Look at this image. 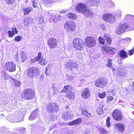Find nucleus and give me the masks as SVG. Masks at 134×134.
Masks as SVG:
<instances>
[{
  "label": "nucleus",
  "instance_id": "nucleus-1",
  "mask_svg": "<svg viewBox=\"0 0 134 134\" xmlns=\"http://www.w3.org/2000/svg\"><path fill=\"white\" fill-rule=\"evenodd\" d=\"M76 9L77 11L82 13L87 17L91 15L92 14L91 10L88 8L85 4L83 3L78 4L76 6Z\"/></svg>",
  "mask_w": 134,
  "mask_h": 134
},
{
  "label": "nucleus",
  "instance_id": "nucleus-2",
  "mask_svg": "<svg viewBox=\"0 0 134 134\" xmlns=\"http://www.w3.org/2000/svg\"><path fill=\"white\" fill-rule=\"evenodd\" d=\"M21 94V98L27 100H30L34 97L35 94L34 91L31 88L24 89Z\"/></svg>",
  "mask_w": 134,
  "mask_h": 134
},
{
  "label": "nucleus",
  "instance_id": "nucleus-3",
  "mask_svg": "<svg viewBox=\"0 0 134 134\" xmlns=\"http://www.w3.org/2000/svg\"><path fill=\"white\" fill-rule=\"evenodd\" d=\"M108 83L107 79L104 77H101L96 80L94 85L97 87L103 88L106 86Z\"/></svg>",
  "mask_w": 134,
  "mask_h": 134
},
{
  "label": "nucleus",
  "instance_id": "nucleus-4",
  "mask_svg": "<svg viewBox=\"0 0 134 134\" xmlns=\"http://www.w3.org/2000/svg\"><path fill=\"white\" fill-rule=\"evenodd\" d=\"M86 46L88 48H92L95 46L96 44L95 39L92 36H88L86 37L85 40Z\"/></svg>",
  "mask_w": 134,
  "mask_h": 134
},
{
  "label": "nucleus",
  "instance_id": "nucleus-5",
  "mask_svg": "<svg viewBox=\"0 0 134 134\" xmlns=\"http://www.w3.org/2000/svg\"><path fill=\"white\" fill-rule=\"evenodd\" d=\"M72 43L73 47L77 50L81 51L83 47V42L80 38H77L74 39Z\"/></svg>",
  "mask_w": 134,
  "mask_h": 134
},
{
  "label": "nucleus",
  "instance_id": "nucleus-6",
  "mask_svg": "<svg viewBox=\"0 0 134 134\" xmlns=\"http://www.w3.org/2000/svg\"><path fill=\"white\" fill-rule=\"evenodd\" d=\"M47 111L49 113L57 112L59 110L58 104L54 102H50L48 103L46 107Z\"/></svg>",
  "mask_w": 134,
  "mask_h": 134
},
{
  "label": "nucleus",
  "instance_id": "nucleus-7",
  "mask_svg": "<svg viewBox=\"0 0 134 134\" xmlns=\"http://www.w3.org/2000/svg\"><path fill=\"white\" fill-rule=\"evenodd\" d=\"M112 116L114 120L118 121H121L123 118L121 111L118 109H115L113 111Z\"/></svg>",
  "mask_w": 134,
  "mask_h": 134
},
{
  "label": "nucleus",
  "instance_id": "nucleus-8",
  "mask_svg": "<svg viewBox=\"0 0 134 134\" xmlns=\"http://www.w3.org/2000/svg\"><path fill=\"white\" fill-rule=\"evenodd\" d=\"M26 74L29 77L33 78L39 74L38 69L37 68H30L27 70Z\"/></svg>",
  "mask_w": 134,
  "mask_h": 134
},
{
  "label": "nucleus",
  "instance_id": "nucleus-9",
  "mask_svg": "<svg viewBox=\"0 0 134 134\" xmlns=\"http://www.w3.org/2000/svg\"><path fill=\"white\" fill-rule=\"evenodd\" d=\"M65 28L66 29L68 32H71L75 30L76 29V25L74 22L72 21H66L64 25Z\"/></svg>",
  "mask_w": 134,
  "mask_h": 134
},
{
  "label": "nucleus",
  "instance_id": "nucleus-10",
  "mask_svg": "<svg viewBox=\"0 0 134 134\" xmlns=\"http://www.w3.org/2000/svg\"><path fill=\"white\" fill-rule=\"evenodd\" d=\"M58 41L54 38H51L47 41V44L50 49H54L57 46Z\"/></svg>",
  "mask_w": 134,
  "mask_h": 134
},
{
  "label": "nucleus",
  "instance_id": "nucleus-11",
  "mask_svg": "<svg viewBox=\"0 0 134 134\" xmlns=\"http://www.w3.org/2000/svg\"><path fill=\"white\" fill-rule=\"evenodd\" d=\"M5 67L7 71L10 72L15 71L16 68L15 64L10 62H7L5 64Z\"/></svg>",
  "mask_w": 134,
  "mask_h": 134
},
{
  "label": "nucleus",
  "instance_id": "nucleus-12",
  "mask_svg": "<svg viewBox=\"0 0 134 134\" xmlns=\"http://www.w3.org/2000/svg\"><path fill=\"white\" fill-rule=\"evenodd\" d=\"M103 19L106 22L113 23L115 21L114 15L109 14H104L103 15Z\"/></svg>",
  "mask_w": 134,
  "mask_h": 134
},
{
  "label": "nucleus",
  "instance_id": "nucleus-13",
  "mask_svg": "<svg viewBox=\"0 0 134 134\" xmlns=\"http://www.w3.org/2000/svg\"><path fill=\"white\" fill-rule=\"evenodd\" d=\"M124 125L121 123H118L114 125V129L119 132H122L124 130Z\"/></svg>",
  "mask_w": 134,
  "mask_h": 134
},
{
  "label": "nucleus",
  "instance_id": "nucleus-14",
  "mask_svg": "<svg viewBox=\"0 0 134 134\" xmlns=\"http://www.w3.org/2000/svg\"><path fill=\"white\" fill-rule=\"evenodd\" d=\"M116 76L119 78H123L127 75V72L125 70H123L121 68L117 69V71L116 72Z\"/></svg>",
  "mask_w": 134,
  "mask_h": 134
},
{
  "label": "nucleus",
  "instance_id": "nucleus-15",
  "mask_svg": "<svg viewBox=\"0 0 134 134\" xmlns=\"http://www.w3.org/2000/svg\"><path fill=\"white\" fill-rule=\"evenodd\" d=\"M90 91L87 88H85L82 91L81 93V96L85 99L88 98L90 96Z\"/></svg>",
  "mask_w": 134,
  "mask_h": 134
},
{
  "label": "nucleus",
  "instance_id": "nucleus-16",
  "mask_svg": "<svg viewBox=\"0 0 134 134\" xmlns=\"http://www.w3.org/2000/svg\"><path fill=\"white\" fill-rule=\"evenodd\" d=\"M61 18L62 16L60 15H55L54 14H52L50 15L49 20L54 22H56L59 20Z\"/></svg>",
  "mask_w": 134,
  "mask_h": 134
},
{
  "label": "nucleus",
  "instance_id": "nucleus-17",
  "mask_svg": "<svg viewBox=\"0 0 134 134\" xmlns=\"http://www.w3.org/2000/svg\"><path fill=\"white\" fill-rule=\"evenodd\" d=\"M128 27V26L126 23L121 24L117 28V30L119 32H121L124 31Z\"/></svg>",
  "mask_w": 134,
  "mask_h": 134
},
{
  "label": "nucleus",
  "instance_id": "nucleus-18",
  "mask_svg": "<svg viewBox=\"0 0 134 134\" xmlns=\"http://www.w3.org/2000/svg\"><path fill=\"white\" fill-rule=\"evenodd\" d=\"M73 89V87L70 85L65 86L63 89L61 91V93H67L71 92Z\"/></svg>",
  "mask_w": 134,
  "mask_h": 134
},
{
  "label": "nucleus",
  "instance_id": "nucleus-19",
  "mask_svg": "<svg viewBox=\"0 0 134 134\" xmlns=\"http://www.w3.org/2000/svg\"><path fill=\"white\" fill-rule=\"evenodd\" d=\"M82 121V119L81 118H79L69 122V123L68 125L69 126H72L77 125L81 123Z\"/></svg>",
  "mask_w": 134,
  "mask_h": 134
},
{
  "label": "nucleus",
  "instance_id": "nucleus-20",
  "mask_svg": "<svg viewBox=\"0 0 134 134\" xmlns=\"http://www.w3.org/2000/svg\"><path fill=\"white\" fill-rule=\"evenodd\" d=\"M62 117L64 120H67L73 117V115L69 114V112L65 111L62 114Z\"/></svg>",
  "mask_w": 134,
  "mask_h": 134
},
{
  "label": "nucleus",
  "instance_id": "nucleus-21",
  "mask_svg": "<svg viewBox=\"0 0 134 134\" xmlns=\"http://www.w3.org/2000/svg\"><path fill=\"white\" fill-rule=\"evenodd\" d=\"M119 54L120 57L121 58L124 59L127 58L128 57V55L126 52L123 50L120 51Z\"/></svg>",
  "mask_w": 134,
  "mask_h": 134
},
{
  "label": "nucleus",
  "instance_id": "nucleus-22",
  "mask_svg": "<svg viewBox=\"0 0 134 134\" xmlns=\"http://www.w3.org/2000/svg\"><path fill=\"white\" fill-rule=\"evenodd\" d=\"M8 33L10 37H12L15 34H17V29L16 28H14L12 30L8 31Z\"/></svg>",
  "mask_w": 134,
  "mask_h": 134
},
{
  "label": "nucleus",
  "instance_id": "nucleus-23",
  "mask_svg": "<svg viewBox=\"0 0 134 134\" xmlns=\"http://www.w3.org/2000/svg\"><path fill=\"white\" fill-rule=\"evenodd\" d=\"M23 10L24 12V15H25L29 14L32 10V9L30 7H28L23 8Z\"/></svg>",
  "mask_w": 134,
  "mask_h": 134
},
{
  "label": "nucleus",
  "instance_id": "nucleus-24",
  "mask_svg": "<svg viewBox=\"0 0 134 134\" xmlns=\"http://www.w3.org/2000/svg\"><path fill=\"white\" fill-rule=\"evenodd\" d=\"M106 98V102L107 103H109L110 102L113 101L114 99L113 95H111L110 93L107 95Z\"/></svg>",
  "mask_w": 134,
  "mask_h": 134
},
{
  "label": "nucleus",
  "instance_id": "nucleus-25",
  "mask_svg": "<svg viewBox=\"0 0 134 134\" xmlns=\"http://www.w3.org/2000/svg\"><path fill=\"white\" fill-rule=\"evenodd\" d=\"M82 114L85 115L88 118H90L91 117V115L90 113H88L87 109L86 110H82Z\"/></svg>",
  "mask_w": 134,
  "mask_h": 134
},
{
  "label": "nucleus",
  "instance_id": "nucleus-26",
  "mask_svg": "<svg viewBox=\"0 0 134 134\" xmlns=\"http://www.w3.org/2000/svg\"><path fill=\"white\" fill-rule=\"evenodd\" d=\"M68 93H66V96L67 98L70 99H73L74 97L75 93H74L71 92H68Z\"/></svg>",
  "mask_w": 134,
  "mask_h": 134
},
{
  "label": "nucleus",
  "instance_id": "nucleus-27",
  "mask_svg": "<svg viewBox=\"0 0 134 134\" xmlns=\"http://www.w3.org/2000/svg\"><path fill=\"white\" fill-rule=\"evenodd\" d=\"M67 16L69 18L73 20L76 19L77 17L76 15L72 13H68L67 15Z\"/></svg>",
  "mask_w": 134,
  "mask_h": 134
},
{
  "label": "nucleus",
  "instance_id": "nucleus-28",
  "mask_svg": "<svg viewBox=\"0 0 134 134\" xmlns=\"http://www.w3.org/2000/svg\"><path fill=\"white\" fill-rule=\"evenodd\" d=\"M104 37L105 38L106 41L108 44H110L111 43L112 40L111 38L109 37L106 34L104 35Z\"/></svg>",
  "mask_w": 134,
  "mask_h": 134
},
{
  "label": "nucleus",
  "instance_id": "nucleus-29",
  "mask_svg": "<svg viewBox=\"0 0 134 134\" xmlns=\"http://www.w3.org/2000/svg\"><path fill=\"white\" fill-rule=\"evenodd\" d=\"M125 19L127 21H131L134 20V16L129 14L127 15L125 17Z\"/></svg>",
  "mask_w": 134,
  "mask_h": 134
},
{
  "label": "nucleus",
  "instance_id": "nucleus-30",
  "mask_svg": "<svg viewBox=\"0 0 134 134\" xmlns=\"http://www.w3.org/2000/svg\"><path fill=\"white\" fill-rule=\"evenodd\" d=\"M116 51V49L113 48H109L107 53L109 54L113 55L114 54Z\"/></svg>",
  "mask_w": 134,
  "mask_h": 134
},
{
  "label": "nucleus",
  "instance_id": "nucleus-31",
  "mask_svg": "<svg viewBox=\"0 0 134 134\" xmlns=\"http://www.w3.org/2000/svg\"><path fill=\"white\" fill-rule=\"evenodd\" d=\"M39 61V63L42 65H46L47 63V60L43 58H41V60H40Z\"/></svg>",
  "mask_w": 134,
  "mask_h": 134
},
{
  "label": "nucleus",
  "instance_id": "nucleus-32",
  "mask_svg": "<svg viewBox=\"0 0 134 134\" xmlns=\"http://www.w3.org/2000/svg\"><path fill=\"white\" fill-rule=\"evenodd\" d=\"M98 131L100 134H107L108 131L103 128H100L98 130Z\"/></svg>",
  "mask_w": 134,
  "mask_h": 134
},
{
  "label": "nucleus",
  "instance_id": "nucleus-33",
  "mask_svg": "<svg viewBox=\"0 0 134 134\" xmlns=\"http://www.w3.org/2000/svg\"><path fill=\"white\" fill-rule=\"evenodd\" d=\"M35 112V111L34 110V111H33L29 117V119L30 120H33L35 119L36 115V113H34Z\"/></svg>",
  "mask_w": 134,
  "mask_h": 134
},
{
  "label": "nucleus",
  "instance_id": "nucleus-34",
  "mask_svg": "<svg viewBox=\"0 0 134 134\" xmlns=\"http://www.w3.org/2000/svg\"><path fill=\"white\" fill-rule=\"evenodd\" d=\"M1 76L2 79L7 80L9 76L8 75L4 72H2Z\"/></svg>",
  "mask_w": 134,
  "mask_h": 134
},
{
  "label": "nucleus",
  "instance_id": "nucleus-35",
  "mask_svg": "<svg viewBox=\"0 0 134 134\" xmlns=\"http://www.w3.org/2000/svg\"><path fill=\"white\" fill-rule=\"evenodd\" d=\"M21 58L23 62H24L27 59V56L25 53L23 51L21 53Z\"/></svg>",
  "mask_w": 134,
  "mask_h": 134
},
{
  "label": "nucleus",
  "instance_id": "nucleus-36",
  "mask_svg": "<svg viewBox=\"0 0 134 134\" xmlns=\"http://www.w3.org/2000/svg\"><path fill=\"white\" fill-rule=\"evenodd\" d=\"M15 115L14 114H12L11 115V118L10 117H8L7 118V119L10 122H15V117H14Z\"/></svg>",
  "mask_w": 134,
  "mask_h": 134
},
{
  "label": "nucleus",
  "instance_id": "nucleus-37",
  "mask_svg": "<svg viewBox=\"0 0 134 134\" xmlns=\"http://www.w3.org/2000/svg\"><path fill=\"white\" fill-rule=\"evenodd\" d=\"M90 4L91 6H97L98 4L97 0H92L90 2Z\"/></svg>",
  "mask_w": 134,
  "mask_h": 134
},
{
  "label": "nucleus",
  "instance_id": "nucleus-38",
  "mask_svg": "<svg viewBox=\"0 0 134 134\" xmlns=\"http://www.w3.org/2000/svg\"><path fill=\"white\" fill-rule=\"evenodd\" d=\"M42 57V56L41 53V52H39L37 56L35 57V62L39 61L40 60H41V58H43Z\"/></svg>",
  "mask_w": 134,
  "mask_h": 134
},
{
  "label": "nucleus",
  "instance_id": "nucleus-39",
  "mask_svg": "<svg viewBox=\"0 0 134 134\" xmlns=\"http://www.w3.org/2000/svg\"><path fill=\"white\" fill-rule=\"evenodd\" d=\"M121 15V13L120 12H118L116 13L115 14V15H114L115 20L116 19H119L120 18Z\"/></svg>",
  "mask_w": 134,
  "mask_h": 134
},
{
  "label": "nucleus",
  "instance_id": "nucleus-40",
  "mask_svg": "<svg viewBox=\"0 0 134 134\" xmlns=\"http://www.w3.org/2000/svg\"><path fill=\"white\" fill-rule=\"evenodd\" d=\"M44 2L46 4H52L55 2V0H43Z\"/></svg>",
  "mask_w": 134,
  "mask_h": 134
},
{
  "label": "nucleus",
  "instance_id": "nucleus-41",
  "mask_svg": "<svg viewBox=\"0 0 134 134\" xmlns=\"http://www.w3.org/2000/svg\"><path fill=\"white\" fill-rule=\"evenodd\" d=\"M99 43L102 45H104L105 44V41L104 39L102 37L99 36L98 38Z\"/></svg>",
  "mask_w": 134,
  "mask_h": 134
},
{
  "label": "nucleus",
  "instance_id": "nucleus-42",
  "mask_svg": "<svg viewBox=\"0 0 134 134\" xmlns=\"http://www.w3.org/2000/svg\"><path fill=\"white\" fill-rule=\"evenodd\" d=\"M96 112L98 114L100 115L102 114L103 112L102 108L98 107L97 110Z\"/></svg>",
  "mask_w": 134,
  "mask_h": 134
},
{
  "label": "nucleus",
  "instance_id": "nucleus-43",
  "mask_svg": "<svg viewBox=\"0 0 134 134\" xmlns=\"http://www.w3.org/2000/svg\"><path fill=\"white\" fill-rule=\"evenodd\" d=\"M106 94L105 92H104L102 93H99L98 94V96L99 98L102 99L105 97L106 96Z\"/></svg>",
  "mask_w": 134,
  "mask_h": 134
},
{
  "label": "nucleus",
  "instance_id": "nucleus-44",
  "mask_svg": "<svg viewBox=\"0 0 134 134\" xmlns=\"http://www.w3.org/2000/svg\"><path fill=\"white\" fill-rule=\"evenodd\" d=\"M106 125L108 127H110V118L109 117L107 118L106 119Z\"/></svg>",
  "mask_w": 134,
  "mask_h": 134
},
{
  "label": "nucleus",
  "instance_id": "nucleus-45",
  "mask_svg": "<svg viewBox=\"0 0 134 134\" xmlns=\"http://www.w3.org/2000/svg\"><path fill=\"white\" fill-rule=\"evenodd\" d=\"M30 18L28 17H27V18H25L24 21V25H27L29 24L30 21Z\"/></svg>",
  "mask_w": 134,
  "mask_h": 134
},
{
  "label": "nucleus",
  "instance_id": "nucleus-46",
  "mask_svg": "<svg viewBox=\"0 0 134 134\" xmlns=\"http://www.w3.org/2000/svg\"><path fill=\"white\" fill-rule=\"evenodd\" d=\"M107 66L109 68L111 67L112 66V63L111 60L109 59L108 60L107 63Z\"/></svg>",
  "mask_w": 134,
  "mask_h": 134
},
{
  "label": "nucleus",
  "instance_id": "nucleus-47",
  "mask_svg": "<svg viewBox=\"0 0 134 134\" xmlns=\"http://www.w3.org/2000/svg\"><path fill=\"white\" fill-rule=\"evenodd\" d=\"M16 0H5V2L6 3L8 4H10L14 2Z\"/></svg>",
  "mask_w": 134,
  "mask_h": 134
},
{
  "label": "nucleus",
  "instance_id": "nucleus-48",
  "mask_svg": "<svg viewBox=\"0 0 134 134\" xmlns=\"http://www.w3.org/2000/svg\"><path fill=\"white\" fill-rule=\"evenodd\" d=\"M134 53V47L132 49L129 51V54L130 56L132 55Z\"/></svg>",
  "mask_w": 134,
  "mask_h": 134
},
{
  "label": "nucleus",
  "instance_id": "nucleus-49",
  "mask_svg": "<svg viewBox=\"0 0 134 134\" xmlns=\"http://www.w3.org/2000/svg\"><path fill=\"white\" fill-rule=\"evenodd\" d=\"M44 19L42 17H40L39 18L38 22L40 24L43 23H44Z\"/></svg>",
  "mask_w": 134,
  "mask_h": 134
},
{
  "label": "nucleus",
  "instance_id": "nucleus-50",
  "mask_svg": "<svg viewBox=\"0 0 134 134\" xmlns=\"http://www.w3.org/2000/svg\"><path fill=\"white\" fill-rule=\"evenodd\" d=\"M109 48V47H106L104 46H102V50L103 52H107Z\"/></svg>",
  "mask_w": 134,
  "mask_h": 134
},
{
  "label": "nucleus",
  "instance_id": "nucleus-51",
  "mask_svg": "<svg viewBox=\"0 0 134 134\" xmlns=\"http://www.w3.org/2000/svg\"><path fill=\"white\" fill-rule=\"evenodd\" d=\"M23 117L22 115L20 116H18L17 117V119H18V122H20L22 121L23 120Z\"/></svg>",
  "mask_w": 134,
  "mask_h": 134
},
{
  "label": "nucleus",
  "instance_id": "nucleus-52",
  "mask_svg": "<svg viewBox=\"0 0 134 134\" xmlns=\"http://www.w3.org/2000/svg\"><path fill=\"white\" fill-rule=\"evenodd\" d=\"M45 73L47 75L49 76L51 74V72L49 70H48L46 68V69Z\"/></svg>",
  "mask_w": 134,
  "mask_h": 134
},
{
  "label": "nucleus",
  "instance_id": "nucleus-53",
  "mask_svg": "<svg viewBox=\"0 0 134 134\" xmlns=\"http://www.w3.org/2000/svg\"><path fill=\"white\" fill-rule=\"evenodd\" d=\"M11 79L12 80H11V81L12 82H14V84L15 85L14 86L15 87H16L17 86V81H16V79L12 78H11Z\"/></svg>",
  "mask_w": 134,
  "mask_h": 134
},
{
  "label": "nucleus",
  "instance_id": "nucleus-54",
  "mask_svg": "<svg viewBox=\"0 0 134 134\" xmlns=\"http://www.w3.org/2000/svg\"><path fill=\"white\" fill-rule=\"evenodd\" d=\"M32 5L34 8H36L37 6V4L35 2V1L34 0L32 1Z\"/></svg>",
  "mask_w": 134,
  "mask_h": 134
},
{
  "label": "nucleus",
  "instance_id": "nucleus-55",
  "mask_svg": "<svg viewBox=\"0 0 134 134\" xmlns=\"http://www.w3.org/2000/svg\"><path fill=\"white\" fill-rule=\"evenodd\" d=\"M22 39L21 37L20 36H17V41H20Z\"/></svg>",
  "mask_w": 134,
  "mask_h": 134
},
{
  "label": "nucleus",
  "instance_id": "nucleus-56",
  "mask_svg": "<svg viewBox=\"0 0 134 134\" xmlns=\"http://www.w3.org/2000/svg\"><path fill=\"white\" fill-rule=\"evenodd\" d=\"M109 68H111V69H112L113 71L114 72L115 71H116V69H115V68H114L112 66H111V67H109Z\"/></svg>",
  "mask_w": 134,
  "mask_h": 134
},
{
  "label": "nucleus",
  "instance_id": "nucleus-57",
  "mask_svg": "<svg viewBox=\"0 0 134 134\" xmlns=\"http://www.w3.org/2000/svg\"><path fill=\"white\" fill-rule=\"evenodd\" d=\"M21 85V82L19 81H17V87H20Z\"/></svg>",
  "mask_w": 134,
  "mask_h": 134
},
{
  "label": "nucleus",
  "instance_id": "nucleus-58",
  "mask_svg": "<svg viewBox=\"0 0 134 134\" xmlns=\"http://www.w3.org/2000/svg\"><path fill=\"white\" fill-rule=\"evenodd\" d=\"M131 73L132 74H134V67H133L132 69H131Z\"/></svg>",
  "mask_w": 134,
  "mask_h": 134
},
{
  "label": "nucleus",
  "instance_id": "nucleus-59",
  "mask_svg": "<svg viewBox=\"0 0 134 134\" xmlns=\"http://www.w3.org/2000/svg\"><path fill=\"white\" fill-rule=\"evenodd\" d=\"M132 85V89L133 91H134V82H133Z\"/></svg>",
  "mask_w": 134,
  "mask_h": 134
},
{
  "label": "nucleus",
  "instance_id": "nucleus-60",
  "mask_svg": "<svg viewBox=\"0 0 134 134\" xmlns=\"http://www.w3.org/2000/svg\"><path fill=\"white\" fill-rule=\"evenodd\" d=\"M44 78V76H43V75H42V76H41L40 77V79L41 80H42Z\"/></svg>",
  "mask_w": 134,
  "mask_h": 134
},
{
  "label": "nucleus",
  "instance_id": "nucleus-61",
  "mask_svg": "<svg viewBox=\"0 0 134 134\" xmlns=\"http://www.w3.org/2000/svg\"><path fill=\"white\" fill-rule=\"evenodd\" d=\"M15 40L16 41H17V37H15Z\"/></svg>",
  "mask_w": 134,
  "mask_h": 134
},
{
  "label": "nucleus",
  "instance_id": "nucleus-62",
  "mask_svg": "<svg viewBox=\"0 0 134 134\" xmlns=\"http://www.w3.org/2000/svg\"><path fill=\"white\" fill-rule=\"evenodd\" d=\"M1 41V39L0 38V42Z\"/></svg>",
  "mask_w": 134,
  "mask_h": 134
}]
</instances>
